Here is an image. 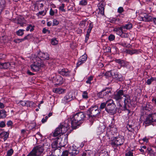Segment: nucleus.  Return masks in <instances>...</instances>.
<instances>
[{
    "label": "nucleus",
    "mask_w": 156,
    "mask_h": 156,
    "mask_svg": "<svg viewBox=\"0 0 156 156\" xmlns=\"http://www.w3.org/2000/svg\"><path fill=\"white\" fill-rule=\"evenodd\" d=\"M86 114L83 112H79L72 115L69 121L70 128L73 129H76L80 126L85 120Z\"/></svg>",
    "instance_id": "nucleus-1"
},
{
    "label": "nucleus",
    "mask_w": 156,
    "mask_h": 156,
    "mask_svg": "<svg viewBox=\"0 0 156 156\" xmlns=\"http://www.w3.org/2000/svg\"><path fill=\"white\" fill-rule=\"evenodd\" d=\"M69 125L68 120H66L64 122L61 123L53 133V136H57L61 133H65L70 128Z\"/></svg>",
    "instance_id": "nucleus-2"
},
{
    "label": "nucleus",
    "mask_w": 156,
    "mask_h": 156,
    "mask_svg": "<svg viewBox=\"0 0 156 156\" xmlns=\"http://www.w3.org/2000/svg\"><path fill=\"white\" fill-rule=\"evenodd\" d=\"M125 140L124 136H119L112 138L110 144L112 147L116 148L123 145Z\"/></svg>",
    "instance_id": "nucleus-3"
},
{
    "label": "nucleus",
    "mask_w": 156,
    "mask_h": 156,
    "mask_svg": "<svg viewBox=\"0 0 156 156\" xmlns=\"http://www.w3.org/2000/svg\"><path fill=\"white\" fill-rule=\"evenodd\" d=\"M86 112L89 118L97 117L101 114V110L96 105L91 106Z\"/></svg>",
    "instance_id": "nucleus-4"
},
{
    "label": "nucleus",
    "mask_w": 156,
    "mask_h": 156,
    "mask_svg": "<svg viewBox=\"0 0 156 156\" xmlns=\"http://www.w3.org/2000/svg\"><path fill=\"white\" fill-rule=\"evenodd\" d=\"M79 153L78 147L73 145L70 147L68 150L63 151L61 156H75Z\"/></svg>",
    "instance_id": "nucleus-5"
},
{
    "label": "nucleus",
    "mask_w": 156,
    "mask_h": 156,
    "mask_svg": "<svg viewBox=\"0 0 156 156\" xmlns=\"http://www.w3.org/2000/svg\"><path fill=\"white\" fill-rule=\"evenodd\" d=\"M109 100V102L105 108V110L108 113L113 115L116 113L117 108L112 99H110Z\"/></svg>",
    "instance_id": "nucleus-6"
},
{
    "label": "nucleus",
    "mask_w": 156,
    "mask_h": 156,
    "mask_svg": "<svg viewBox=\"0 0 156 156\" xmlns=\"http://www.w3.org/2000/svg\"><path fill=\"white\" fill-rule=\"evenodd\" d=\"M112 89L108 87H106L103 88L101 91L98 92L97 96L99 98H105L110 96L111 94Z\"/></svg>",
    "instance_id": "nucleus-7"
},
{
    "label": "nucleus",
    "mask_w": 156,
    "mask_h": 156,
    "mask_svg": "<svg viewBox=\"0 0 156 156\" xmlns=\"http://www.w3.org/2000/svg\"><path fill=\"white\" fill-rule=\"evenodd\" d=\"M154 122H156V113L149 114L144 122L146 124L150 125Z\"/></svg>",
    "instance_id": "nucleus-8"
},
{
    "label": "nucleus",
    "mask_w": 156,
    "mask_h": 156,
    "mask_svg": "<svg viewBox=\"0 0 156 156\" xmlns=\"http://www.w3.org/2000/svg\"><path fill=\"white\" fill-rule=\"evenodd\" d=\"M44 144H41L34 147L32 151L35 153L37 156H40L44 151Z\"/></svg>",
    "instance_id": "nucleus-9"
},
{
    "label": "nucleus",
    "mask_w": 156,
    "mask_h": 156,
    "mask_svg": "<svg viewBox=\"0 0 156 156\" xmlns=\"http://www.w3.org/2000/svg\"><path fill=\"white\" fill-rule=\"evenodd\" d=\"M122 96H125L123 90H117L113 95V98L116 101H119L122 98Z\"/></svg>",
    "instance_id": "nucleus-10"
},
{
    "label": "nucleus",
    "mask_w": 156,
    "mask_h": 156,
    "mask_svg": "<svg viewBox=\"0 0 156 156\" xmlns=\"http://www.w3.org/2000/svg\"><path fill=\"white\" fill-rule=\"evenodd\" d=\"M87 24L89 25L88 27V29L87 32V33L85 36V42L87 43L89 39L90 35V33H91V31L92 28L94 27V24L93 22H91L89 20L87 22Z\"/></svg>",
    "instance_id": "nucleus-11"
},
{
    "label": "nucleus",
    "mask_w": 156,
    "mask_h": 156,
    "mask_svg": "<svg viewBox=\"0 0 156 156\" xmlns=\"http://www.w3.org/2000/svg\"><path fill=\"white\" fill-rule=\"evenodd\" d=\"M124 103L122 110L124 111H126L128 114L129 113L130 111L129 109V108L130 107V105L131 104L129 98H125L124 101Z\"/></svg>",
    "instance_id": "nucleus-12"
},
{
    "label": "nucleus",
    "mask_w": 156,
    "mask_h": 156,
    "mask_svg": "<svg viewBox=\"0 0 156 156\" xmlns=\"http://www.w3.org/2000/svg\"><path fill=\"white\" fill-rule=\"evenodd\" d=\"M58 73L59 74L66 77H70L71 76L70 71L66 68L59 69Z\"/></svg>",
    "instance_id": "nucleus-13"
},
{
    "label": "nucleus",
    "mask_w": 156,
    "mask_h": 156,
    "mask_svg": "<svg viewBox=\"0 0 156 156\" xmlns=\"http://www.w3.org/2000/svg\"><path fill=\"white\" fill-rule=\"evenodd\" d=\"M62 140V139L61 137H57L55 138L51 144L52 148L55 149V150H58L57 149L59 147V144H60Z\"/></svg>",
    "instance_id": "nucleus-14"
},
{
    "label": "nucleus",
    "mask_w": 156,
    "mask_h": 156,
    "mask_svg": "<svg viewBox=\"0 0 156 156\" xmlns=\"http://www.w3.org/2000/svg\"><path fill=\"white\" fill-rule=\"evenodd\" d=\"M87 55L85 53L81 56L78 59V62L76 64V67H78L85 63L87 59Z\"/></svg>",
    "instance_id": "nucleus-15"
},
{
    "label": "nucleus",
    "mask_w": 156,
    "mask_h": 156,
    "mask_svg": "<svg viewBox=\"0 0 156 156\" xmlns=\"http://www.w3.org/2000/svg\"><path fill=\"white\" fill-rule=\"evenodd\" d=\"M113 78L115 79L117 82H122L124 80V78L122 75L118 72L115 73L113 74Z\"/></svg>",
    "instance_id": "nucleus-16"
},
{
    "label": "nucleus",
    "mask_w": 156,
    "mask_h": 156,
    "mask_svg": "<svg viewBox=\"0 0 156 156\" xmlns=\"http://www.w3.org/2000/svg\"><path fill=\"white\" fill-rule=\"evenodd\" d=\"M37 56L40 58L42 60H48L49 58V55L47 52H44L39 51L37 54Z\"/></svg>",
    "instance_id": "nucleus-17"
},
{
    "label": "nucleus",
    "mask_w": 156,
    "mask_h": 156,
    "mask_svg": "<svg viewBox=\"0 0 156 156\" xmlns=\"http://www.w3.org/2000/svg\"><path fill=\"white\" fill-rule=\"evenodd\" d=\"M140 16V20L145 22H151L152 16L147 14L144 13Z\"/></svg>",
    "instance_id": "nucleus-18"
},
{
    "label": "nucleus",
    "mask_w": 156,
    "mask_h": 156,
    "mask_svg": "<svg viewBox=\"0 0 156 156\" xmlns=\"http://www.w3.org/2000/svg\"><path fill=\"white\" fill-rule=\"evenodd\" d=\"M53 81L58 85L62 84L63 83V78L60 75H56L54 78Z\"/></svg>",
    "instance_id": "nucleus-19"
},
{
    "label": "nucleus",
    "mask_w": 156,
    "mask_h": 156,
    "mask_svg": "<svg viewBox=\"0 0 156 156\" xmlns=\"http://www.w3.org/2000/svg\"><path fill=\"white\" fill-rule=\"evenodd\" d=\"M34 62L41 68L43 67L44 65L43 60L37 56L34 58Z\"/></svg>",
    "instance_id": "nucleus-20"
},
{
    "label": "nucleus",
    "mask_w": 156,
    "mask_h": 156,
    "mask_svg": "<svg viewBox=\"0 0 156 156\" xmlns=\"http://www.w3.org/2000/svg\"><path fill=\"white\" fill-rule=\"evenodd\" d=\"M107 131H113L114 133H116L117 132V129L115 127L114 122L113 121H111V122L109 124L108 127H107Z\"/></svg>",
    "instance_id": "nucleus-21"
},
{
    "label": "nucleus",
    "mask_w": 156,
    "mask_h": 156,
    "mask_svg": "<svg viewBox=\"0 0 156 156\" xmlns=\"http://www.w3.org/2000/svg\"><path fill=\"white\" fill-rule=\"evenodd\" d=\"M141 49H126L125 51H126V53L132 55L133 54H139L141 52Z\"/></svg>",
    "instance_id": "nucleus-22"
},
{
    "label": "nucleus",
    "mask_w": 156,
    "mask_h": 156,
    "mask_svg": "<svg viewBox=\"0 0 156 156\" xmlns=\"http://www.w3.org/2000/svg\"><path fill=\"white\" fill-rule=\"evenodd\" d=\"M114 61L115 62L118 63L119 65V66H120V68L119 69L122 67H125L126 65V61L122 59L121 58H115L114 60Z\"/></svg>",
    "instance_id": "nucleus-23"
},
{
    "label": "nucleus",
    "mask_w": 156,
    "mask_h": 156,
    "mask_svg": "<svg viewBox=\"0 0 156 156\" xmlns=\"http://www.w3.org/2000/svg\"><path fill=\"white\" fill-rule=\"evenodd\" d=\"M64 101L66 102H69L73 99V94L71 92L68 93L64 97Z\"/></svg>",
    "instance_id": "nucleus-24"
},
{
    "label": "nucleus",
    "mask_w": 156,
    "mask_h": 156,
    "mask_svg": "<svg viewBox=\"0 0 156 156\" xmlns=\"http://www.w3.org/2000/svg\"><path fill=\"white\" fill-rule=\"evenodd\" d=\"M143 108L144 110L149 112L153 109V107L149 102H147L145 105L143 107Z\"/></svg>",
    "instance_id": "nucleus-25"
},
{
    "label": "nucleus",
    "mask_w": 156,
    "mask_h": 156,
    "mask_svg": "<svg viewBox=\"0 0 156 156\" xmlns=\"http://www.w3.org/2000/svg\"><path fill=\"white\" fill-rule=\"evenodd\" d=\"M31 70L35 72H37L39 71L41 68L39 66L36 65L35 63L33 62V63L30 66Z\"/></svg>",
    "instance_id": "nucleus-26"
},
{
    "label": "nucleus",
    "mask_w": 156,
    "mask_h": 156,
    "mask_svg": "<svg viewBox=\"0 0 156 156\" xmlns=\"http://www.w3.org/2000/svg\"><path fill=\"white\" fill-rule=\"evenodd\" d=\"M113 133V131H107L105 134V136L108 138V139L110 140V142L111 141V139L113 138V135L114 134Z\"/></svg>",
    "instance_id": "nucleus-27"
},
{
    "label": "nucleus",
    "mask_w": 156,
    "mask_h": 156,
    "mask_svg": "<svg viewBox=\"0 0 156 156\" xmlns=\"http://www.w3.org/2000/svg\"><path fill=\"white\" fill-rule=\"evenodd\" d=\"M17 23L20 24V26L23 27L25 24V20L24 18H19L17 20Z\"/></svg>",
    "instance_id": "nucleus-28"
},
{
    "label": "nucleus",
    "mask_w": 156,
    "mask_h": 156,
    "mask_svg": "<svg viewBox=\"0 0 156 156\" xmlns=\"http://www.w3.org/2000/svg\"><path fill=\"white\" fill-rule=\"evenodd\" d=\"M9 133L7 132L3 131L0 133L1 138H3L4 141H5L9 137Z\"/></svg>",
    "instance_id": "nucleus-29"
},
{
    "label": "nucleus",
    "mask_w": 156,
    "mask_h": 156,
    "mask_svg": "<svg viewBox=\"0 0 156 156\" xmlns=\"http://www.w3.org/2000/svg\"><path fill=\"white\" fill-rule=\"evenodd\" d=\"M104 7V5L102 3L98 5V9L99 10V12L102 15H104L105 9Z\"/></svg>",
    "instance_id": "nucleus-30"
},
{
    "label": "nucleus",
    "mask_w": 156,
    "mask_h": 156,
    "mask_svg": "<svg viewBox=\"0 0 156 156\" xmlns=\"http://www.w3.org/2000/svg\"><path fill=\"white\" fill-rule=\"evenodd\" d=\"M109 100L106 101L105 102L101 103L100 105V107L99 109L101 110V112L102 110H103L104 108H106L108 103L109 102Z\"/></svg>",
    "instance_id": "nucleus-31"
},
{
    "label": "nucleus",
    "mask_w": 156,
    "mask_h": 156,
    "mask_svg": "<svg viewBox=\"0 0 156 156\" xmlns=\"http://www.w3.org/2000/svg\"><path fill=\"white\" fill-rule=\"evenodd\" d=\"M6 116V112L4 109H2L0 110V119H4Z\"/></svg>",
    "instance_id": "nucleus-32"
},
{
    "label": "nucleus",
    "mask_w": 156,
    "mask_h": 156,
    "mask_svg": "<svg viewBox=\"0 0 156 156\" xmlns=\"http://www.w3.org/2000/svg\"><path fill=\"white\" fill-rule=\"evenodd\" d=\"M0 65L2 66V68L7 69L10 67L11 64L9 62H5V63H0Z\"/></svg>",
    "instance_id": "nucleus-33"
},
{
    "label": "nucleus",
    "mask_w": 156,
    "mask_h": 156,
    "mask_svg": "<svg viewBox=\"0 0 156 156\" xmlns=\"http://www.w3.org/2000/svg\"><path fill=\"white\" fill-rule=\"evenodd\" d=\"M133 27V25L131 23H129L128 24L123 25V28L124 29L127 30H130Z\"/></svg>",
    "instance_id": "nucleus-34"
},
{
    "label": "nucleus",
    "mask_w": 156,
    "mask_h": 156,
    "mask_svg": "<svg viewBox=\"0 0 156 156\" xmlns=\"http://www.w3.org/2000/svg\"><path fill=\"white\" fill-rule=\"evenodd\" d=\"M53 91L55 93L60 94L64 92V90L61 88H55L53 89Z\"/></svg>",
    "instance_id": "nucleus-35"
},
{
    "label": "nucleus",
    "mask_w": 156,
    "mask_h": 156,
    "mask_svg": "<svg viewBox=\"0 0 156 156\" xmlns=\"http://www.w3.org/2000/svg\"><path fill=\"white\" fill-rule=\"evenodd\" d=\"M104 76L105 77V78L107 79L111 76L113 77V74H112L111 71L110 70L105 72V73H104Z\"/></svg>",
    "instance_id": "nucleus-36"
},
{
    "label": "nucleus",
    "mask_w": 156,
    "mask_h": 156,
    "mask_svg": "<svg viewBox=\"0 0 156 156\" xmlns=\"http://www.w3.org/2000/svg\"><path fill=\"white\" fill-rule=\"evenodd\" d=\"M82 97L83 99L87 100L89 98L88 93L87 91H83L82 92Z\"/></svg>",
    "instance_id": "nucleus-37"
},
{
    "label": "nucleus",
    "mask_w": 156,
    "mask_h": 156,
    "mask_svg": "<svg viewBox=\"0 0 156 156\" xmlns=\"http://www.w3.org/2000/svg\"><path fill=\"white\" fill-rule=\"evenodd\" d=\"M156 80V77H151L150 79H148L146 82V83L148 85H150L151 83L154 81Z\"/></svg>",
    "instance_id": "nucleus-38"
},
{
    "label": "nucleus",
    "mask_w": 156,
    "mask_h": 156,
    "mask_svg": "<svg viewBox=\"0 0 156 156\" xmlns=\"http://www.w3.org/2000/svg\"><path fill=\"white\" fill-rule=\"evenodd\" d=\"M26 106L29 107H32L34 105L33 101H26Z\"/></svg>",
    "instance_id": "nucleus-39"
},
{
    "label": "nucleus",
    "mask_w": 156,
    "mask_h": 156,
    "mask_svg": "<svg viewBox=\"0 0 156 156\" xmlns=\"http://www.w3.org/2000/svg\"><path fill=\"white\" fill-rule=\"evenodd\" d=\"M5 0H0V8L3 9L5 6Z\"/></svg>",
    "instance_id": "nucleus-40"
},
{
    "label": "nucleus",
    "mask_w": 156,
    "mask_h": 156,
    "mask_svg": "<svg viewBox=\"0 0 156 156\" xmlns=\"http://www.w3.org/2000/svg\"><path fill=\"white\" fill-rule=\"evenodd\" d=\"M34 26L32 25L31 24H29V25L27 27L26 30L27 31H28L30 29V32H32L34 30Z\"/></svg>",
    "instance_id": "nucleus-41"
},
{
    "label": "nucleus",
    "mask_w": 156,
    "mask_h": 156,
    "mask_svg": "<svg viewBox=\"0 0 156 156\" xmlns=\"http://www.w3.org/2000/svg\"><path fill=\"white\" fill-rule=\"evenodd\" d=\"M24 30L19 29L16 32V34L19 36H22L24 34Z\"/></svg>",
    "instance_id": "nucleus-42"
},
{
    "label": "nucleus",
    "mask_w": 156,
    "mask_h": 156,
    "mask_svg": "<svg viewBox=\"0 0 156 156\" xmlns=\"http://www.w3.org/2000/svg\"><path fill=\"white\" fill-rule=\"evenodd\" d=\"M87 4V0H81L79 2V4L82 6L86 5Z\"/></svg>",
    "instance_id": "nucleus-43"
},
{
    "label": "nucleus",
    "mask_w": 156,
    "mask_h": 156,
    "mask_svg": "<svg viewBox=\"0 0 156 156\" xmlns=\"http://www.w3.org/2000/svg\"><path fill=\"white\" fill-rule=\"evenodd\" d=\"M126 127L129 132H132L134 131V128L132 127V126L131 125L128 124Z\"/></svg>",
    "instance_id": "nucleus-44"
},
{
    "label": "nucleus",
    "mask_w": 156,
    "mask_h": 156,
    "mask_svg": "<svg viewBox=\"0 0 156 156\" xmlns=\"http://www.w3.org/2000/svg\"><path fill=\"white\" fill-rule=\"evenodd\" d=\"M93 77L92 76L89 77L86 81V83H89L90 84H92L91 81L93 80Z\"/></svg>",
    "instance_id": "nucleus-45"
},
{
    "label": "nucleus",
    "mask_w": 156,
    "mask_h": 156,
    "mask_svg": "<svg viewBox=\"0 0 156 156\" xmlns=\"http://www.w3.org/2000/svg\"><path fill=\"white\" fill-rule=\"evenodd\" d=\"M51 43L52 44L55 45L58 44V41L56 38H53L51 40Z\"/></svg>",
    "instance_id": "nucleus-46"
},
{
    "label": "nucleus",
    "mask_w": 156,
    "mask_h": 156,
    "mask_svg": "<svg viewBox=\"0 0 156 156\" xmlns=\"http://www.w3.org/2000/svg\"><path fill=\"white\" fill-rule=\"evenodd\" d=\"M65 7V4L62 3L61 6H60L59 7V9L61 11L65 12L66 11L65 9H64Z\"/></svg>",
    "instance_id": "nucleus-47"
},
{
    "label": "nucleus",
    "mask_w": 156,
    "mask_h": 156,
    "mask_svg": "<svg viewBox=\"0 0 156 156\" xmlns=\"http://www.w3.org/2000/svg\"><path fill=\"white\" fill-rule=\"evenodd\" d=\"M115 38V36L112 34H110L108 37V39L110 41L114 40Z\"/></svg>",
    "instance_id": "nucleus-48"
},
{
    "label": "nucleus",
    "mask_w": 156,
    "mask_h": 156,
    "mask_svg": "<svg viewBox=\"0 0 156 156\" xmlns=\"http://www.w3.org/2000/svg\"><path fill=\"white\" fill-rule=\"evenodd\" d=\"M14 151L11 148L8 150L7 153V156H11L13 153Z\"/></svg>",
    "instance_id": "nucleus-49"
},
{
    "label": "nucleus",
    "mask_w": 156,
    "mask_h": 156,
    "mask_svg": "<svg viewBox=\"0 0 156 156\" xmlns=\"http://www.w3.org/2000/svg\"><path fill=\"white\" fill-rule=\"evenodd\" d=\"M33 37V35L32 34H28L24 37V39L25 40H29L32 39Z\"/></svg>",
    "instance_id": "nucleus-50"
},
{
    "label": "nucleus",
    "mask_w": 156,
    "mask_h": 156,
    "mask_svg": "<svg viewBox=\"0 0 156 156\" xmlns=\"http://www.w3.org/2000/svg\"><path fill=\"white\" fill-rule=\"evenodd\" d=\"M124 11V9L122 7H119L117 9V12L121 14Z\"/></svg>",
    "instance_id": "nucleus-51"
},
{
    "label": "nucleus",
    "mask_w": 156,
    "mask_h": 156,
    "mask_svg": "<svg viewBox=\"0 0 156 156\" xmlns=\"http://www.w3.org/2000/svg\"><path fill=\"white\" fill-rule=\"evenodd\" d=\"M59 23V22L57 20L54 19L53 20L52 25L53 26H57Z\"/></svg>",
    "instance_id": "nucleus-52"
},
{
    "label": "nucleus",
    "mask_w": 156,
    "mask_h": 156,
    "mask_svg": "<svg viewBox=\"0 0 156 156\" xmlns=\"http://www.w3.org/2000/svg\"><path fill=\"white\" fill-rule=\"evenodd\" d=\"M119 36L122 38H126L128 37V34L127 33L122 32Z\"/></svg>",
    "instance_id": "nucleus-53"
},
{
    "label": "nucleus",
    "mask_w": 156,
    "mask_h": 156,
    "mask_svg": "<svg viewBox=\"0 0 156 156\" xmlns=\"http://www.w3.org/2000/svg\"><path fill=\"white\" fill-rule=\"evenodd\" d=\"M44 10L42 11H41L39 12L38 13H37L36 15L37 16H39L40 15H42L43 16L45 15L46 14V12H44Z\"/></svg>",
    "instance_id": "nucleus-54"
},
{
    "label": "nucleus",
    "mask_w": 156,
    "mask_h": 156,
    "mask_svg": "<svg viewBox=\"0 0 156 156\" xmlns=\"http://www.w3.org/2000/svg\"><path fill=\"white\" fill-rule=\"evenodd\" d=\"M19 103L22 106H26V101H19Z\"/></svg>",
    "instance_id": "nucleus-55"
},
{
    "label": "nucleus",
    "mask_w": 156,
    "mask_h": 156,
    "mask_svg": "<svg viewBox=\"0 0 156 156\" xmlns=\"http://www.w3.org/2000/svg\"><path fill=\"white\" fill-rule=\"evenodd\" d=\"M5 122L2 121L0 122V127L4 128L5 127Z\"/></svg>",
    "instance_id": "nucleus-56"
},
{
    "label": "nucleus",
    "mask_w": 156,
    "mask_h": 156,
    "mask_svg": "<svg viewBox=\"0 0 156 156\" xmlns=\"http://www.w3.org/2000/svg\"><path fill=\"white\" fill-rule=\"evenodd\" d=\"M13 124L12 121L10 120L7 122L6 125L8 127H9L12 126Z\"/></svg>",
    "instance_id": "nucleus-57"
},
{
    "label": "nucleus",
    "mask_w": 156,
    "mask_h": 156,
    "mask_svg": "<svg viewBox=\"0 0 156 156\" xmlns=\"http://www.w3.org/2000/svg\"><path fill=\"white\" fill-rule=\"evenodd\" d=\"M30 126L32 127L31 128H30V129L34 130V129H36V124L34 122H33Z\"/></svg>",
    "instance_id": "nucleus-58"
},
{
    "label": "nucleus",
    "mask_w": 156,
    "mask_h": 156,
    "mask_svg": "<svg viewBox=\"0 0 156 156\" xmlns=\"http://www.w3.org/2000/svg\"><path fill=\"white\" fill-rule=\"evenodd\" d=\"M119 45H120L121 46H123L124 47H126L127 46L125 42H120L119 43L116 44L117 46H118Z\"/></svg>",
    "instance_id": "nucleus-59"
},
{
    "label": "nucleus",
    "mask_w": 156,
    "mask_h": 156,
    "mask_svg": "<svg viewBox=\"0 0 156 156\" xmlns=\"http://www.w3.org/2000/svg\"><path fill=\"white\" fill-rule=\"evenodd\" d=\"M27 156H37V155L32 151L28 154Z\"/></svg>",
    "instance_id": "nucleus-60"
},
{
    "label": "nucleus",
    "mask_w": 156,
    "mask_h": 156,
    "mask_svg": "<svg viewBox=\"0 0 156 156\" xmlns=\"http://www.w3.org/2000/svg\"><path fill=\"white\" fill-rule=\"evenodd\" d=\"M86 24V21L85 20H83L81 21L79 24V25L80 26H85Z\"/></svg>",
    "instance_id": "nucleus-61"
},
{
    "label": "nucleus",
    "mask_w": 156,
    "mask_h": 156,
    "mask_svg": "<svg viewBox=\"0 0 156 156\" xmlns=\"http://www.w3.org/2000/svg\"><path fill=\"white\" fill-rule=\"evenodd\" d=\"M113 30L114 31L116 32L117 33V34L119 35H120V34L121 33L120 32V31H119V29H118L117 28H114Z\"/></svg>",
    "instance_id": "nucleus-62"
},
{
    "label": "nucleus",
    "mask_w": 156,
    "mask_h": 156,
    "mask_svg": "<svg viewBox=\"0 0 156 156\" xmlns=\"http://www.w3.org/2000/svg\"><path fill=\"white\" fill-rule=\"evenodd\" d=\"M48 118V116H46L44 118H43L41 120L42 123H44L46 122Z\"/></svg>",
    "instance_id": "nucleus-63"
},
{
    "label": "nucleus",
    "mask_w": 156,
    "mask_h": 156,
    "mask_svg": "<svg viewBox=\"0 0 156 156\" xmlns=\"http://www.w3.org/2000/svg\"><path fill=\"white\" fill-rule=\"evenodd\" d=\"M126 156H133V153L131 151H129L125 154Z\"/></svg>",
    "instance_id": "nucleus-64"
}]
</instances>
